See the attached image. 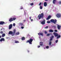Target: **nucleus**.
<instances>
[{
  "instance_id": "1",
  "label": "nucleus",
  "mask_w": 61,
  "mask_h": 61,
  "mask_svg": "<svg viewBox=\"0 0 61 61\" xmlns=\"http://www.w3.org/2000/svg\"><path fill=\"white\" fill-rule=\"evenodd\" d=\"M44 17V14L43 13H42L41 14H40L38 16L37 18H38V19L40 20L41 18H43Z\"/></svg>"
},
{
  "instance_id": "2",
  "label": "nucleus",
  "mask_w": 61,
  "mask_h": 61,
  "mask_svg": "<svg viewBox=\"0 0 61 61\" xmlns=\"http://www.w3.org/2000/svg\"><path fill=\"white\" fill-rule=\"evenodd\" d=\"M53 34L54 35L55 37H57V39H58L59 38H60L61 37V35H58V34L56 32L53 33Z\"/></svg>"
},
{
  "instance_id": "3",
  "label": "nucleus",
  "mask_w": 61,
  "mask_h": 61,
  "mask_svg": "<svg viewBox=\"0 0 61 61\" xmlns=\"http://www.w3.org/2000/svg\"><path fill=\"white\" fill-rule=\"evenodd\" d=\"M33 41V40L32 39V38H30L29 40H28L26 41V43H29L30 44H31V45L32 44V41Z\"/></svg>"
},
{
  "instance_id": "4",
  "label": "nucleus",
  "mask_w": 61,
  "mask_h": 61,
  "mask_svg": "<svg viewBox=\"0 0 61 61\" xmlns=\"http://www.w3.org/2000/svg\"><path fill=\"white\" fill-rule=\"evenodd\" d=\"M54 36H51V38L50 39V41L49 43V44L50 46L51 45V44H52V41H51L53 40V38H54Z\"/></svg>"
},
{
  "instance_id": "5",
  "label": "nucleus",
  "mask_w": 61,
  "mask_h": 61,
  "mask_svg": "<svg viewBox=\"0 0 61 61\" xmlns=\"http://www.w3.org/2000/svg\"><path fill=\"white\" fill-rule=\"evenodd\" d=\"M50 21L51 22H53L54 24H56V23L57 22V20L56 19L54 20V19H52Z\"/></svg>"
},
{
  "instance_id": "6",
  "label": "nucleus",
  "mask_w": 61,
  "mask_h": 61,
  "mask_svg": "<svg viewBox=\"0 0 61 61\" xmlns=\"http://www.w3.org/2000/svg\"><path fill=\"white\" fill-rule=\"evenodd\" d=\"M61 14L59 13L57 14L56 15V16L57 18H60L61 17Z\"/></svg>"
},
{
  "instance_id": "7",
  "label": "nucleus",
  "mask_w": 61,
  "mask_h": 61,
  "mask_svg": "<svg viewBox=\"0 0 61 61\" xmlns=\"http://www.w3.org/2000/svg\"><path fill=\"white\" fill-rule=\"evenodd\" d=\"M45 22H46V20H43V21L41 22V24H42V25H44L45 24Z\"/></svg>"
},
{
  "instance_id": "8",
  "label": "nucleus",
  "mask_w": 61,
  "mask_h": 61,
  "mask_svg": "<svg viewBox=\"0 0 61 61\" xmlns=\"http://www.w3.org/2000/svg\"><path fill=\"white\" fill-rule=\"evenodd\" d=\"M13 26V25L12 24H10L9 26V29H11L12 28V26Z\"/></svg>"
},
{
  "instance_id": "9",
  "label": "nucleus",
  "mask_w": 61,
  "mask_h": 61,
  "mask_svg": "<svg viewBox=\"0 0 61 61\" xmlns=\"http://www.w3.org/2000/svg\"><path fill=\"white\" fill-rule=\"evenodd\" d=\"M38 34L39 36L41 35L42 36H43V32H41V33H38Z\"/></svg>"
},
{
  "instance_id": "10",
  "label": "nucleus",
  "mask_w": 61,
  "mask_h": 61,
  "mask_svg": "<svg viewBox=\"0 0 61 61\" xmlns=\"http://www.w3.org/2000/svg\"><path fill=\"white\" fill-rule=\"evenodd\" d=\"M5 23L4 21H1L0 22V25H4Z\"/></svg>"
},
{
  "instance_id": "11",
  "label": "nucleus",
  "mask_w": 61,
  "mask_h": 61,
  "mask_svg": "<svg viewBox=\"0 0 61 61\" xmlns=\"http://www.w3.org/2000/svg\"><path fill=\"white\" fill-rule=\"evenodd\" d=\"M8 34L9 35H13V32L12 31H10Z\"/></svg>"
},
{
  "instance_id": "12",
  "label": "nucleus",
  "mask_w": 61,
  "mask_h": 61,
  "mask_svg": "<svg viewBox=\"0 0 61 61\" xmlns=\"http://www.w3.org/2000/svg\"><path fill=\"white\" fill-rule=\"evenodd\" d=\"M9 21L10 22H11L12 21H13V18H10L9 19Z\"/></svg>"
},
{
  "instance_id": "13",
  "label": "nucleus",
  "mask_w": 61,
  "mask_h": 61,
  "mask_svg": "<svg viewBox=\"0 0 61 61\" xmlns=\"http://www.w3.org/2000/svg\"><path fill=\"white\" fill-rule=\"evenodd\" d=\"M5 41V39L4 38H2L0 40V42H2V41Z\"/></svg>"
},
{
  "instance_id": "14",
  "label": "nucleus",
  "mask_w": 61,
  "mask_h": 61,
  "mask_svg": "<svg viewBox=\"0 0 61 61\" xmlns=\"http://www.w3.org/2000/svg\"><path fill=\"white\" fill-rule=\"evenodd\" d=\"M47 2H44V6L45 7L47 6Z\"/></svg>"
},
{
  "instance_id": "15",
  "label": "nucleus",
  "mask_w": 61,
  "mask_h": 61,
  "mask_svg": "<svg viewBox=\"0 0 61 61\" xmlns=\"http://www.w3.org/2000/svg\"><path fill=\"white\" fill-rule=\"evenodd\" d=\"M15 30H14L13 32V34L12 35V36H14L15 35Z\"/></svg>"
},
{
  "instance_id": "16",
  "label": "nucleus",
  "mask_w": 61,
  "mask_h": 61,
  "mask_svg": "<svg viewBox=\"0 0 61 61\" xmlns=\"http://www.w3.org/2000/svg\"><path fill=\"white\" fill-rule=\"evenodd\" d=\"M51 17V16L50 15H49L48 17L46 18V20H48V19H50Z\"/></svg>"
},
{
  "instance_id": "17",
  "label": "nucleus",
  "mask_w": 61,
  "mask_h": 61,
  "mask_svg": "<svg viewBox=\"0 0 61 61\" xmlns=\"http://www.w3.org/2000/svg\"><path fill=\"white\" fill-rule=\"evenodd\" d=\"M21 39L23 41L25 40V38L24 37H23L22 38H21Z\"/></svg>"
},
{
  "instance_id": "18",
  "label": "nucleus",
  "mask_w": 61,
  "mask_h": 61,
  "mask_svg": "<svg viewBox=\"0 0 61 61\" xmlns=\"http://www.w3.org/2000/svg\"><path fill=\"white\" fill-rule=\"evenodd\" d=\"M40 45L41 46H43V42H40Z\"/></svg>"
},
{
  "instance_id": "19",
  "label": "nucleus",
  "mask_w": 61,
  "mask_h": 61,
  "mask_svg": "<svg viewBox=\"0 0 61 61\" xmlns=\"http://www.w3.org/2000/svg\"><path fill=\"white\" fill-rule=\"evenodd\" d=\"M61 27V26L60 25H58L57 26V28L59 30H60V29Z\"/></svg>"
},
{
  "instance_id": "20",
  "label": "nucleus",
  "mask_w": 61,
  "mask_h": 61,
  "mask_svg": "<svg viewBox=\"0 0 61 61\" xmlns=\"http://www.w3.org/2000/svg\"><path fill=\"white\" fill-rule=\"evenodd\" d=\"M53 4H55L56 3V0H53Z\"/></svg>"
},
{
  "instance_id": "21",
  "label": "nucleus",
  "mask_w": 61,
  "mask_h": 61,
  "mask_svg": "<svg viewBox=\"0 0 61 61\" xmlns=\"http://www.w3.org/2000/svg\"><path fill=\"white\" fill-rule=\"evenodd\" d=\"M5 36V34L3 33L2 34V37H4Z\"/></svg>"
},
{
  "instance_id": "22",
  "label": "nucleus",
  "mask_w": 61,
  "mask_h": 61,
  "mask_svg": "<svg viewBox=\"0 0 61 61\" xmlns=\"http://www.w3.org/2000/svg\"><path fill=\"white\" fill-rule=\"evenodd\" d=\"M49 32H54V30H52L50 29L49 30Z\"/></svg>"
},
{
  "instance_id": "23",
  "label": "nucleus",
  "mask_w": 61,
  "mask_h": 61,
  "mask_svg": "<svg viewBox=\"0 0 61 61\" xmlns=\"http://www.w3.org/2000/svg\"><path fill=\"white\" fill-rule=\"evenodd\" d=\"M13 21H15L16 19V18H13Z\"/></svg>"
},
{
  "instance_id": "24",
  "label": "nucleus",
  "mask_w": 61,
  "mask_h": 61,
  "mask_svg": "<svg viewBox=\"0 0 61 61\" xmlns=\"http://www.w3.org/2000/svg\"><path fill=\"white\" fill-rule=\"evenodd\" d=\"M19 25H23V23H19Z\"/></svg>"
},
{
  "instance_id": "25",
  "label": "nucleus",
  "mask_w": 61,
  "mask_h": 61,
  "mask_svg": "<svg viewBox=\"0 0 61 61\" xmlns=\"http://www.w3.org/2000/svg\"><path fill=\"white\" fill-rule=\"evenodd\" d=\"M19 34H20L19 32H17L16 33V35H19Z\"/></svg>"
},
{
  "instance_id": "26",
  "label": "nucleus",
  "mask_w": 61,
  "mask_h": 61,
  "mask_svg": "<svg viewBox=\"0 0 61 61\" xmlns=\"http://www.w3.org/2000/svg\"><path fill=\"white\" fill-rule=\"evenodd\" d=\"M51 22L50 21H48L47 22V24H49V23H50Z\"/></svg>"
},
{
  "instance_id": "27",
  "label": "nucleus",
  "mask_w": 61,
  "mask_h": 61,
  "mask_svg": "<svg viewBox=\"0 0 61 61\" xmlns=\"http://www.w3.org/2000/svg\"><path fill=\"white\" fill-rule=\"evenodd\" d=\"M48 28V26H47L46 27H45L44 28H45V29H47Z\"/></svg>"
},
{
  "instance_id": "28",
  "label": "nucleus",
  "mask_w": 61,
  "mask_h": 61,
  "mask_svg": "<svg viewBox=\"0 0 61 61\" xmlns=\"http://www.w3.org/2000/svg\"><path fill=\"white\" fill-rule=\"evenodd\" d=\"M49 48V46H46V49H48V48Z\"/></svg>"
},
{
  "instance_id": "29",
  "label": "nucleus",
  "mask_w": 61,
  "mask_h": 61,
  "mask_svg": "<svg viewBox=\"0 0 61 61\" xmlns=\"http://www.w3.org/2000/svg\"><path fill=\"white\" fill-rule=\"evenodd\" d=\"M40 8L41 9H42L43 8V7H42V6H40Z\"/></svg>"
},
{
  "instance_id": "30",
  "label": "nucleus",
  "mask_w": 61,
  "mask_h": 61,
  "mask_svg": "<svg viewBox=\"0 0 61 61\" xmlns=\"http://www.w3.org/2000/svg\"><path fill=\"white\" fill-rule=\"evenodd\" d=\"M15 43H18L19 42L18 41H16L15 42Z\"/></svg>"
},
{
  "instance_id": "31",
  "label": "nucleus",
  "mask_w": 61,
  "mask_h": 61,
  "mask_svg": "<svg viewBox=\"0 0 61 61\" xmlns=\"http://www.w3.org/2000/svg\"><path fill=\"white\" fill-rule=\"evenodd\" d=\"M30 5H34V3H31Z\"/></svg>"
},
{
  "instance_id": "32",
  "label": "nucleus",
  "mask_w": 61,
  "mask_h": 61,
  "mask_svg": "<svg viewBox=\"0 0 61 61\" xmlns=\"http://www.w3.org/2000/svg\"><path fill=\"white\" fill-rule=\"evenodd\" d=\"M50 36V34H47V36Z\"/></svg>"
},
{
  "instance_id": "33",
  "label": "nucleus",
  "mask_w": 61,
  "mask_h": 61,
  "mask_svg": "<svg viewBox=\"0 0 61 61\" xmlns=\"http://www.w3.org/2000/svg\"><path fill=\"white\" fill-rule=\"evenodd\" d=\"M45 34H46L47 33V31H45Z\"/></svg>"
},
{
  "instance_id": "34",
  "label": "nucleus",
  "mask_w": 61,
  "mask_h": 61,
  "mask_svg": "<svg viewBox=\"0 0 61 61\" xmlns=\"http://www.w3.org/2000/svg\"><path fill=\"white\" fill-rule=\"evenodd\" d=\"M13 25L14 26H15V23H14L13 24Z\"/></svg>"
},
{
  "instance_id": "35",
  "label": "nucleus",
  "mask_w": 61,
  "mask_h": 61,
  "mask_svg": "<svg viewBox=\"0 0 61 61\" xmlns=\"http://www.w3.org/2000/svg\"><path fill=\"white\" fill-rule=\"evenodd\" d=\"M0 34H3V32L2 31H0Z\"/></svg>"
},
{
  "instance_id": "36",
  "label": "nucleus",
  "mask_w": 61,
  "mask_h": 61,
  "mask_svg": "<svg viewBox=\"0 0 61 61\" xmlns=\"http://www.w3.org/2000/svg\"><path fill=\"white\" fill-rule=\"evenodd\" d=\"M57 42H58V40H57L56 41V43H57Z\"/></svg>"
},
{
  "instance_id": "37",
  "label": "nucleus",
  "mask_w": 61,
  "mask_h": 61,
  "mask_svg": "<svg viewBox=\"0 0 61 61\" xmlns=\"http://www.w3.org/2000/svg\"><path fill=\"white\" fill-rule=\"evenodd\" d=\"M23 9V8L22 7H21L20 9Z\"/></svg>"
},
{
  "instance_id": "38",
  "label": "nucleus",
  "mask_w": 61,
  "mask_h": 61,
  "mask_svg": "<svg viewBox=\"0 0 61 61\" xmlns=\"http://www.w3.org/2000/svg\"><path fill=\"white\" fill-rule=\"evenodd\" d=\"M54 31L56 32H57V30H54Z\"/></svg>"
},
{
  "instance_id": "39",
  "label": "nucleus",
  "mask_w": 61,
  "mask_h": 61,
  "mask_svg": "<svg viewBox=\"0 0 61 61\" xmlns=\"http://www.w3.org/2000/svg\"><path fill=\"white\" fill-rule=\"evenodd\" d=\"M41 4H42V3H40V4H39V5H41Z\"/></svg>"
},
{
  "instance_id": "40",
  "label": "nucleus",
  "mask_w": 61,
  "mask_h": 61,
  "mask_svg": "<svg viewBox=\"0 0 61 61\" xmlns=\"http://www.w3.org/2000/svg\"><path fill=\"white\" fill-rule=\"evenodd\" d=\"M59 4H60H60H61V1H59Z\"/></svg>"
},
{
  "instance_id": "41",
  "label": "nucleus",
  "mask_w": 61,
  "mask_h": 61,
  "mask_svg": "<svg viewBox=\"0 0 61 61\" xmlns=\"http://www.w3.org/2000/svg\"><path fill=\"white\" fill-rule=\"evenodd\" d=\"M24 28V27H23V26H22L21 27V28L22 29H23V28Z\"/></svg>"
},
{
  "instance_id": "42",
  "label": "nucleus",
  "mask_w": 61,
  "mask_h": 61,
  "mask_svg": "<svg viewBox=\"0 0 61 61\" xmlns=\"http://www.w3.org/2000/svg\"><path fill=\"white\" fill-rule=\"evenodd\" d=\"M26 21V20H24V22H25Z\"/></svg>"
},
{
  "instance_id": "43",
  "label": "nucleus",
  "mask_w": 61,
  "mask_h": 61,
  "mask_svg": "<svg viewBox=\"0 0 61 61\" xmlns=\"http://www.w3.org/2000/svg\"><path fill=\"white\" fill-rule=\"evenodd\" d=\"M40 47V46H38V48H39V47Z\"/></svg>"
},
{
  "instance_id": "44",
  "label": "nucleus",
  "mask_w": 61,
  "mask_h": 61,
  "mask_svg": "<svg viewBox=\"0 0 61 61\" xmlns=\"http://www.w3.org/2000/svg\"><path fill=\"white\" fill-rule=\"evenodd\" d=\"M32 17H30V19L31 20V18Z\"/></svg>"
},
{
  "instance_id": "45",
  "label": "nucleus",
  "mask_w": 61,
  "mask_h": 61,
  "mask_svg": "<svg viewBox=\"0 0 61 61\" xmlns=\"http://www.w3.org/2000/svg\"><path fill=\"white\" fill-rule=\"evenodd\" d=\"M31 21H33V19H31Z\"/></svg>"
},
{
  "instance_id": "46",
  "label": "nucleus",
  "mask_w": 61,
  "mask_h": 61,
  "mask_svg": "<svg viewBox=\"0 0 61 61\" xmlns=\"http://www.w3.org/2000/svg\"><path fill=\"white\" fill-rule=\"evenodd\" d=\"M28 36H30V35L28 34L27 35Z\"/></svg>"
},
{
  "instance_id": "47",
  "label": "nucleus",
  "mask_w": 61,
  "mask_h": 61,
  "mask_svg": "<svg viewBox=\"0 0 61 61\" xmlns=\"http://www.w3.org/2000/svg\"><path fill=\"white\" fill-rule=\"evenodd\" d=\"M2 37V36H0V38H1Z\"/></svg>"
},
{
  "instance_id": "48",
  "label": "nucleus",
  "mask_w": 61,
  "mask_h": 61,
  "mask_svg": "<svg viewBox=\"0 0 61 61\" xmlns=\"http://www.w3.org/2000/svg\"><path fill=\"white\" fill-rule=\"evenodd\" d=\"M48 0H45V1H48Z\"/></svg>"
},
{
  "instance_id": "49",
  "label": "nucleus",
  "mask_w": 61,
  "mask_h": 61,
  "mask_svg": "<svg viewBox=\"0 0 61 61\" xmlns=\"http://www.w3.org/2000/svg\"><path fill=\"white\" fill-rule=\"evenodd\" d=\"M28 51V52H29V51Z\"/></svg>"
},
{
  "instance_id": "50",
  "label": "nucleus",
  "mask_w": 61,
  "mask_h": 61,
  "mask_svg": "<svg viewBox=\"0 0 61 61\" xmlns=\"http://www.w3.org/2000/svg\"><path fill=\"white\" fill-rule=\"evenodd\" d=\"M2 30V29H1V30Z\"/></svg>"
},
{
  "instance_id": "51",
  "label": "nucleus",
  "mask_w": 61,
  "mask_h": 61,
  "mask_svg": "<svg viewBox=\"0 0 61 61\" xmlns=\"http://www.w3.org/2000/svg\"><path fill=\"white\" fill-rule=\"evenodd\" d=\"M35 0H34V1H35Z\"/></svg>"
}]
</instances>
